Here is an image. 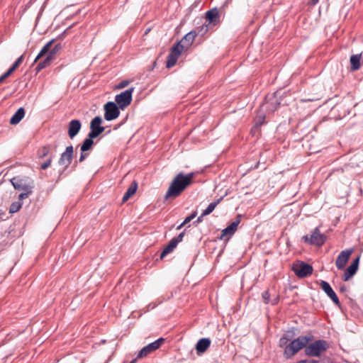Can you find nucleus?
<instances>
[{"mask_svg":"<svg viewBox=\"0 0 363 363\" xmlns=\"http://www.w3.org/2000/svg\"><path fill=\"white\" fill-rule=\"evenodd\" d=\"M240 223V216H238L230 225L222 230L220 239L226 238V240H229V238L235 233Z\"/></svg>","mask_w":363,"mask_h":363,"instance_id":"nucleus-14","label":"nucleus"},{"mask_svg":"<svg viewBox=\"0 0 363 363\" xmlns=\"http://www.w3.org/2000/svg\"><path fill=\"white\" fill-rule=\"evenodd\" d=\"M69 28H70V27H69V28H67V30H65V31H63V33L61 34V35H64L65 34V33L67 32V30H69Z\"/></svg>","mask_w":363,"mask_h":363,"instance_id":"nucleus-56","label":"nucleus"},{"mask_svg":"<svg viewBox=\"0 0 363 363\" xmlns=\"http://www.w3.org/2000/svg\"><path fill=\"white\" fill-rule=\"evenodd\" d=\"M177 243L176 242V240H174L172 239L169 244L164 248L162 252L160 254V259H163L167 255L170 253L174 250V248L177 246Z\"/></svg>","mask_w":363,"mask_h":363,"instance_id":"nucleus-27","label":"nucleus"},{"mask_svg":"<svg viewBox=\"0 0 363 363\" xmlns=\"http://www.w3.org/2000/svg\"><path fill=\"white\" fill-rule=\"evenodd\" d=\"M197 215V212L196 211H194L192 212L189 216V217L191 218V220H192Z\"/></svg>","mask_w":363,"mask_h":363,"instance_id":"nucleus-48","label":"nucleus"},{"mask_svg":"<svg viewBox=\"0 0 363 363\" xmlns=\"http://www.w3.org/2000/svg\"><path fill=\"white\" fill-rule=\"evenodd\" d=\"M5 79V78L1 75L0 77V84Z\"/></svg>","mask_w":363,"mask_h":363,"instance_id":"nucleus-55","label":"nucleus"},{"mask_svg":"<svg viewBox=\"0 0 363 363\" xmlns=\"http://www.w3.org/2000/svg\"><path fill=\"white\" fill-rule=\"evenodd\" d=\"M137 189H138V183L136 182V181H133L131 183V184L129 186V187L128 188L125 194L123 195L122 201L125 202L126 201H128L131 196L135 194V193L137 191Z\"/></svg>","mask_w":363,"mask_h":363,"instance_id":"nucleus-25","label":"nucleus"},{"mask_svg":"<svg viewBox=\"0 0 363 363\" xmlns=\"http://www.w3.org/2000/svg\"><path fill=\"white\" fill-rule=\"evenodd\" d=\"M50 64H51L50 58V57H45L43 60L40 61L38 64V65L36 66V67H35L36 72L37 73L39 72L40 71H41L44 68L50 66Z\"/></svg>","mask_w":363,"mask_h":363,"instance_id":"nucleus-31","label":"nucleus"},{"mask_svg":"<svg viewBox=\"0 0 363 363\" xmlns=\"http://www.w3.org/2000/svg\"><path fill=\"white\" fill-rule=\"evenodd\" d=\"M52 158H53V154L52 153L50 157L43 163H41L40 164V169H46L47 168H48L51 163H52Z\"/></svg>","mask_w":363,"mask_h":363,"instance_id":"nucleus-34","label":"nucleus"},{"mask_svg":"<svg viewBox=\"0 0 363 363\" xmlns=\"http://www.w3.org/2000/svg\"><path fill=\"white\" fill-rule=\"evenodd\" d=\"M359 257L354 259L350 265L346 269L345 273L342 277V279L344 281H348L351 277H352L357 272L359 268Z\"/></svg>","mask_w":363,"mask_h":363,"instance_id":"nucleus-16","label":"nucleus"},{"mask_svg":"<svg viewBox=\"0 0 363 363\" xmlns=\"http://www.w3.org/2000/svg\"><path fill=\"white\" fill-rule=\"evenodd\" d=\"M120 108L113 101H108L104 106V118L108 121H113L120 115Z\"/></svg>","mask_w":363,"mask_h":363,"instance_id":"nucleus-7","label":"nucleus"},{"mask_svg":"<svg viewBox=\"0 0 363 363\" xmlns=\"http://www.w3.org/2000/svg\"><path fill=\"white\" fill-rule=\"evenodd\" d=\"M136 362V359H133L130 363H135Z\"/></svg>","mask_w":363,"mask_h":363,"instance_id":"nucleus-57","label":"nucleus"},{"mask_svg":"<svg viewBox=\"0 0 363 363\" xmlns=\"http://www.w3.org/2000/svg\"><path fill=\"white\" fill-rule=\"evenodd\" d=\"M82 128V123L78 119H74L69 121L68 124V135L69 137L72 139L79 132Z\"/></svg>","mask_w":363,"mask_h":363,"instance_id":"nucleus-19","label":"nucleus"},{"mask_svg":"<svg viewBox=\"0 0 363 363\" xmlns=\"http://www.w3.org/2000/svg\"><path fill=\"white\" fill-rule=\"evenodd\" d=\"M191 220V218H190L189 216H187V217L184 219V220L183 221V224H185V225H186V224H187L188 223H189Z\"/></svg>","mask_w":363,"mask_h":363,"instance_id":"nucleus-50","label":"nucleus"},{"mask_svg":"<svg viewBox=\"0 0 363 363\" xmlns=\"http://www.w3.org/2000/svg\"><path fill=\"white\" fill-rule=\"evenodd\" d=\"M296 363H298V362Z\"/></svg>","mask_w":363,"mask_h":363,"instance_id":"nucleus-58","label":"nucleus"},{"mask_svg":"<svg viewBox=\"0 0 363 363\" xmlns=\"http://www.w3.org/2000/svg\"><path fill=\"white\" fill-rule=\"evenodd\" d=\"M318 1L319 0H311V3L312 4L315 5L318 2Z\"/></svg>","mask_w":363,"mask_h":363,"instance_id":"nucleus-54","label":"nucleus"},{"mask_svg":"<svg viewBox=\"0 0 363 363\" xmlns=\"http://www.w3.org/2000/svg\"><path fill=\"white\" fill-rule=\"evenodd\" d=\"M15 69L11 67L7 71L11 74Z\"/></svg>","mask_w":363,"mask_h":363,"instance_id":"nucleus-53","label":"nucleus"},{"mask_svg":"<svg viewBox=\"0 0 363 363\" xmlns=\"http://www.w3.org/2000/svg\"><path fill=\"white\" fill-rule=\"evenodd\" d=\"M74 154V147L72 145L67 146L65 150L60 155L58 164L64 167L62 172H60L58 179H60L63 172L66 170L71 164Z\"/></svg>","mask_w":363,"mask_h":363,"instance_id":"nucleus-6","label":"nucleus"},{"mask_svg":"<svg viewBox=\"0 0 363 363\" xmlns=\"http://www.w3.org/2000/svg\"><path fill=\"white\" fill-rule=\"evenodd\" d=\"M25 110L23 107L19 108L10 119V123L12 125L18 124L24 117Z\"/></svg>","mask_w":363,"mask_h":363,"instance_id":"nucleus-22","label":"nucleus"},{"mask_svg":"<svg viewBox=\"0 0 363 363\" xmlns=\"http://www.w3.org/2000/svg\"><path fill=\"white\" fill-rule=\"evenodd\" d=\"M320 286L323 291L328 295V296L333 301V303L338 307L340 306V300L333 291L330 285L325 281L321 280Z\"/></svg>","mask_w":363,"mask_h":363,"instance_id":"nucleus-13","label":"nucleus"},{"mask_svg":"<svg viewBox=\"0 0 363 363\" xmlns=\"http://www.w3.org/2000/svg\"><path fill=\"white\" fill-rule=\"evenodd\" d=\"M184 49L185 48H183V46L181 45V43L178 42V43L174 44V45L172 46V48L170 50V53L179 57L180 56L182 50Z\"/></svg>","mask_w":363,"mask_h":363,"instance_id":"nucleus-30","label":"nucleus"},{"mask_svg":"<svg viewBox=\"0 0 363 363\" xmlns=\"http://www.w3.org/2000/svg\"><path fill=\"white\" fill-rule=\"evenodd\" d=\"M101 117L99 116H95L91 121L90 132L88 134L94 138H97L99 135H101L105 130V128L101 126Z\"/></svg>","mask_w":363,"mask_h":363,"instance_id":"nucleus-10","label":"nucleus"},{"mask_svg":"<svg viewBox=\"0 0 363 363\" xmlns=\"http://www.w3.org/2000/svg\"><path fill=\"white\" fill-rule=\"evenodd\" d=\"M326 236L320 232L319 228H315L310 235L302 237V240L309 245L322 246L326 241Z\"/></svg>","mask_w":363,"mask_h":363,"instance_id":"nucleus-4","label":"nucleus"},{"mask_svg":"<svg viewBox=\"0 0 363 363\" xmlns=\"http://www.w3.org/2000/svg\"><path fill=\"white\" fill-rule=\"evenodd\" d=\"M184 234H185V230H184L183 232L180 233L177 237L173 238L172 239L174 240H176V242L178 244V243H179L180 242L182 241L183 238L184 236Z\"/></svg>","mask_w":363,"mask_h":363,"instance_id":"nucleus-41","label":"nucleus"},{"mask_svg":"<svg viewBox=\"0 0 363 363\" xmlns=\"http://www.w3.org/2000/svg\"><path fill=\"white\" fill-rule=\"evenodd\" d=\"M196 35L197 33L196 31H190L184 36L179 43H181L183 48L188 49L193 44Z\"/></svg>","mask_w":363,"mask_h":363,"instance_id":"nucleus-21","label":"nucleus"},{"mask_svg":"<svg viewBox=\"0 0 363 363\" xmlns=\"http://www.w3.org/2000/svg\"><path fill=\"white\" fill-rule=\"evenodd\" d=\"M194 177V172L187 174H184L183 172L177 174L169 185L164 199L178 197L192 183Z\"/></svg>","mask_w":363,"mask_h":363,"instance_id":"nucleus-1","label":"nucleus"},{"mask_svg":"<svg viewBox=\"0 0 363 363\" xmlns=\"http://www.w3.org/2000/svg\"><path fill=\"white\" fill-rule=\"evenodd\" d=\"M313 336L312 335H301L296 339L291 341L284 350V354L286 358L291 357L296 353L303 348L306 349L309 342L312 341Z\"/></svg>","mask_w":363,"mask_h":363,"instance_id":"nucleus-2","label":"nucleus"},{"mask_svg":"<svg viewBox=\"0 0 363 363\" xmlns=\"http://www.w3.org/2000/svg\"><path fill=\"white\" fill-rule=\"evenodd\" d=\"M54 41H55V39H52L51 40L48 42L43 47V48L40 50V52L38 53V55L35 57V59L34 60V62H36L38 60H40L45 54H48L46 57H50V62H52V61L55 59V55H56V54H54V52H52L51 50H50V47H51V45H52V43Z\"/></svg>","mask_w":363,"mask_h":363,"instance_id":"nucleus-17","label":"nucleus"},{"mask_svg":"<svg viewBox=\"0 0 363 363\" xmlns=\"http://www.w3.org/2000/svg\"><path fill=\"white\" fill-rule=\"evenodd\" d=\"M62 49V45L61 44H57L55 45L51 50L52 52H54V54H56L60 50Z\"/></svg>","mask_w":363,"mask_h":363,"instance_id":"nucleus-43","label":"nucleus"},{"mask_svg":"<svg viewBox=\"0 0 363 363\" xmlns=\"http://www.w3.org/2000/svg\"><path fill=\"white\" fill-rule=\"evenodd\" d=\"M11 75V74L6 71L4 74H2V76L6 79L7 77H9V76Z\"/></svg>","mask_w":363,"mask_h":363,"instance_id":"nucleus-51","label":"nucleus"},{"mask_svg":"<svg viewBox=\"0 0 363 363\" xmlns=\"http://www.w3.org/2000/svg\"><path fill=\"white\" fill-rule=\"evenodd\" d=\"M185 224H183V222L177 227V230H180L182 227H184Z\"/></svg>","mask_w":363,"mask_h":363,"instance_id":"nucleus-52","label":"nucleus"},{"mask_svg":"<svg viewBox=\"0 0 363 363\" xmlns=\"http://www.w3.org/2000/svg\"><path fill=\"white\" fill-rule=\"evenodd\" d=\"M282 337L286 338L287 340L289 342V341L291 340V338H292V333L291 332H287Z\"/></svg>","mask_w":363,"mask_h":363,"instance_id":"nucleus-46","label":"nucleus"},{"mask_svg":"<svg viewBox=\"0 0 363 363\" xmlns=\"http://www.w3.org/2000/svg\"><path fill=\"white\" fill-rule=\"evenodd\" d=\"M211 341L208 337H203L197 342L196 345V350L197 354H201L204 353L208 348L210 347Z\"/></svg>","mask_w":363,"mask_h":363,"instance_id":"nucleus-20","label":"nucleus"},{"mask_svg":"<svg viewBox=\"0 0 363 363\" xmlns=\"http://www.w3.org/2000/svg\"><path fill=\"white\" fill-rule=\"evenodd\" d=\"M87 157L88 153H86V152H82L79 160L75 162V163L73 165V167H75L77 163H82V162H84Z\"/></svg>","mask_w":363,"mask_h":363,"instance_id":"nucleus-37","label":"nucleus"},{"mask_svg":"<svg viewBox=\"0 0 363 363\" xmlns=\"http://www.w3.org/2000/svg\"><path fill=\"white\" fill-rule=\"evenodd\" d=\"M52 146L50 144L45 145L40 147L37 151V156L38 159H43L48 156L50 153Z\"/></svg>","mask_w":363,"mask_h":363,"instance_id":"nucleus-26","label":"nucleus"},{"mask_svg":"<svg viewBox=\"0 0 363 363\" xmlns=\"http://www.w3.org/2000/svg\"><path fill=\"white\" fill-rule=\"evenodd\" d=\"M292 270L299 278L307 277L313 273V267L304 262H299L294 264Z\"/></svg>","mask_w":363,"mask_h":363,"instance_id":"nucleus-8","label":"nucleus"},{"mask_svg":"<svg viewBox=\"0 0 363 363\" xmlns=\"http://www.w3.org/2000/svg\"><path fill=\"white\" fill-rule=\"evenodd\" d=\"M280 105V101L275 94L267 95L265 97V102L261 106L262 109L267 112L273 113Z\"/></svg>","mask_w":363,"mask_h":363,"instance_id":"nucleus-9","label":"nucleus"},{"mask_svg":"<svg viewBox=\"0 0 363 363\" xmlns=\"http://www.w3.org/2000/svg\"><path fill=\"white\" fill-rule=\"evenodd\" d=\"M279 297L278 295H276L273 297L272 300H270V302L272 305H276L279 303Z\"/></svg>","mask_w":363,"mask_h":363,"instance_id":"nucleus-45","label":"nucleus"},{"mask_svg":"<svg viewBox=\"0 0 363 363\" xmlns=\"http://www.w3.org/2000/svg\"><path fill=\"white\" fill-rule=\"evenodd\" d=\"M129 84V82L128 80H123V81H121L117 86L116 87L118 89H123V88H125V86H127Z\"/></svg>","mask_w":363,"mask_h":363,"instance_id":"nucleus-42","label":"nucleus"},{"mask_svg":"<svg viewBox=\"0 0 363 363\" xmlns=\"http://www.w3.org/2000/svg\"><path fill=\"white\" fill-rule=\"evenodd\" d=\"M164 341H165L164 338L160 337L157 340L145 346L142 350H140V352L138 354V358H142V357H146L148 354L159 349L161 345Z\"/></svg>","mask_w":363,"mask_h":363,"instance_id":"nucleus-11","label":"nucleus"},{"mask_svg":"<svg viewBox=\"0 0 363 363\" xmlns=\"http://www.w3.org/2000/svg\"><path fill=\"white\" fill-rule=\"evenodd\" d=\"M333 111H338L340 118H345L347 116L350 115V110L348 108H346L345 104L340 103L335 106L333 108Z\"/></svg>","mask_w":363,"mask_h":363,"instance_id":"nucleus-23","label":"nucleus"},{"mask_svg":"<svg viewBox=\"0 0 363 363\" xmlns=\"http://www.w3.org/2000/svg\"><path fill=\"white\" fill-rule=\"evenodd\" d=\"M347 288L345 285H342L340 287V292H345L347 291Z\"/></svg>","mask_w":363,"mask_h":363,"instance_id":"nucleus-49","label":"nucleus"},{"mask_svg":"<svg viewBox=\"0 0 363 363\" xmlns=\"http://www.w3.org/2000/svg\"><path fill=\"white\" fill-rule=\"evenodd\" d=\"M361 57H362L361 54L353 55L350 57L351 68L352 70L355 71L360 68Z\"/></svg>","mask_w":363,"mask_h":363,"instance_id":"nucleus-28","label":"nucleus"},{"mask_svg":"<svg viewBox=\"0 0 363 363\" xmlns=\"http://www.w3.org/2000/svg\"><path fill=\"white\" fill-rule=\"evenodd\" d=\"M11 182L13 186L14 189L18 191H27L33 189V183L27 182V179L20 178L19 177H15L11 179Z\"/></svg>","mask_w":363,"mask_h":363,"instance_id":"nucleus-12","label":"nucleus"},{"mask_svg":"<svg viewBox=\"0 0 363 363\" xmlns=\"http://www.w3.org/2000/svg\"><path fill=\"white\" fill-rule=\"evenodd\" d=\"M133 91L134 87H131L116 95L115 103L122 111L130 104L133 100Z\"/></svg>","mask_w":363,"mask_h":363,"instance_id":"nucleus-5","label":"nucleus"},{"mask_svg":"<svg viewBox=\"0 0 363 363\" xmlns=\"http://www.w3.org/2000/svg\"><path fill=\"white\" fill-rule=\"evenodd\" d=\"M204 216H203V213H201V215L200 216H199V217L197 218V219H196L195 221H194V223H194V224H197V223H199L202 222V220H203V218Z\"/></svg>","mask_w":363,"mask_h":363,"instance_id":"nucleus-47","label":"nucleus"},{"mask_svg":"<svg viewBox=\"0 0 363 363\" xmlns=\"http://www.w3.org/2000/svg\"><path fill=\"white\" fill-rule=\"evenodd\" d=\"M298 363H319V362L315 359H302L298 361Z\"/></svg>","mask_w":363,"mask_h":363,"instance_id":"nucleus-44","label":"nucleus"},{"mask_svg":"<svg viewBox=\"0 0 363 363\" xmlns=\"http://www.w3.org/2000/svg\"><path fill=\"white\" fill-rule=\"evenodd\" d=\"M24 192L21 193L19 194L18 196V199L19 200H22L25 198H27L29 194H30L32 193V189L30 190H27V191H23Z\"/></svg>","mask_w":363,"mask_h":363,"instance_id":"nucleus-40","label":"nucleus"},{"mask_svg":"<svg viewBox=\"0 0 363 363\" xmlns=\"http://www.w3.org/2000/svg\"><path fill=\"white\" fill-rule=\"evenodd\" d=\"M289 344V341L287 340L286 338L283 337H281L280 338V340H279L280 347L284 348V350H286V347L288 346Z\"/></svg>","mask_w":363,"mask_h":363,"instance_id":"nucleus-38","label":"nucleus"},{"mask_svg":"<svg viewBox=\"0 0 363 363\" xmlns=\"http://www.w3.org/2000/svg\"><path fill=\"white\" fill-rule=\"evenodd\" d=\"M23 60V55H22L21 56H20L16 61L12 65V67L16 69L17 67H19V65L22 63Z\"/></svg>","mask_w":363,"mask_h":363,"instance_id":"nucleus-39","label":"nucleus"},{"mask_svg":"<svg viewBox=\"0 0 363 363\" xmlns=\"http://www.w3.org/2000/svg\"><path fill=\"white\" fill-rule=\"evenodd\" d=\"M206 18L209 23H211L213 26L219 24L220 23V15L218 9L216 7H214L208 10L206 13Z\"/></svg>","mask_w":363,"mask_h":363,"instance_id":"nucleus-18","label":"nucleus"},{"mask_svg":"<svg viewBox=\"0 0 363 363\" xmlns=\"http://www.w3.org/2000/svg\"><path fill=\"white\" fill-rule=\"evenodd\" d=\"M21 205L18 203H13L9 208V213H13L19 211Z\"/></svg>","mask_w":363,"mask_h":363,"instance_id":"nucleus-35","label":"nucleus"},{"mask_svg":"<svg viewBox=\"0 0 363 363\" xmlns=\"http://www.w3.org/2000/svg\"><path fill=\"white\" fill-rule=\"evenodd\" d=\"M329 348V344L326 340H317L307 345L304 350L305 354L311 357H319L321 354Z\"/></svg>","mask_w":363,"mask_h":363,"instance_id":"nucleus-3","label":"nucleus"},{"mask_svg":"<svg viewBox=\"0 0 363 363\" xmlns=\"http://www.w3.org/2000/svg\"><path fill=\"white\" fill-rule=\"evenodd\" d=\"M223 199V197H220L219 199H218L217 200H216L215 201L209 203V205L208 206V207L203 211V216H207V215H209L210 213H211L215 208L220 203V202L222 201Z\"/></svg>","mask_w":363,"mask_h":363,"instance_id":"nucleus-29","label":"nucleus"},{"mask_svg":"<svg viewBox=\"0 0 363 363\" xmlns=\"http://www.w3.org/2000/svg\"><path fill=\"white\" fill-rule=\"evenodd\" d=\"M352 253V249L342 250L337 256L335 261V266L338 269H343L347 263L351 254Z\"/></svg>","mask_w":363,"mask_h":363,"instance_id":"nucleus-15","label":"nucleus"},{"mask_svg":"<svg viewBox=\"0 0 363 363\" xmlns=\"http://www.w3.org/2000/svg\"><path fill=\"white\" fill-rule=\"evenodd\" d=\"M262 297L264 300V303L268 304L270 302V294L269 291H264L262 294Z\"/></svg>","mask_w":363,"mask_h":363,"instance_id":"nucleus-36","label":"nucleus"},{"mask_svg":"<svg viewBox=\"0 0 363 363\" xmlns=\"http://www.w3.org/2000/svg\"><path fill=\"white\" fill-rule=\"evenodd\" d=\"M94 138V137L88 134L87 138L83 141L80 146L81 152H87L88 150H91Z\"/></svg>","mask_w":363,"mask_h":363,"instance_id":"nucleus-24","label":"nucleus"},{"mask_svg":"<svg viewBox=\"0 0 363 363\" xmlns=\"http://www.w3.org/2000/svg\"><path fill=\"white\" fill-rule=\"evenodd\" d=\"M178 58H179L178 57H177L169 52L167 56L166 67L167 68H171L173 66H174L177 63Z\"/></svg>","mask_w":363,"mask_h":363,"instance_id":"nucleus-32","label":"nucleus"},{"mask_svg":"<svg viewBox=\"0 0 363 363\" xmlns=\"http://www.w3.org/2000/svg\"><path fill=\"white\" fill-rule=\"evenodd\" d=\"M265 122V115L262 113H258L255 118V126L259 127L264 124Z\"/></svg>","mask_w":363,"mask_h":363,"instance_id":"nucleus-33","label":"nucleus"}]
</instances>
